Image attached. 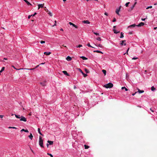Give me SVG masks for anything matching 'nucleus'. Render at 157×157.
Returning a JSON list of instances; mask_svg holds the SVG:
<instances>
[{"label":"nucleus","mask_w":157,"mask_h":157,"mask_svg":"<svg viewBox=\"0 0 157 157\" xmlns=\"http://www.w3.org/2000/svg\"><path fill=\"white\" fill-rule=\"evenodd\" d=\"M9 128H13V129H16V128L15 127H8Z\"/></svg>","instance_id":"35"},{"label":"nucleus","mask_w":157,"mask_h":157,"mask_svg":"<svg viewBox=\"0 0 157 157\" xmlns=\"http://www.w3.org/2000/svg\"><path fill=\"white\" fill-rule=\"evenodd\" d=\"M15 117L17 118H21V116L20 115H17L15 114Z\"/></svg>","instance_id":"19"},{"label":"nucleus","mask_w":157,"mask_h":157,"mask_svg":"<svg viewBox=\"0 0 157 157\" xmlns=\"http://www.w3.org/2000/svg\"><path fill=\"white\" fill-rule=\"evenodd\" d=\"M80 58L82 59L83 60H86L87 59V58L83 56H81Z\"/></svg>","instance_id":"21"},{"label":"nucleus","mask_w":157,"mask_h":157,"mask_svg":"<svg viewBox=\"0 0 157 157\" xmlns=\"http://www.w3.org/2000/svg\"><path fill=\"white\" fill-rule=\"evenodd\" d=\"M87 45L88 47H91V48H94V47H92L91 46V45H90V43H88Z\"/></svg>","instance_id":"30"},{"label":"nucleus","mask_w":157,"mask_h":157,"mask_svg":"<svg viewBox=\"0 0 157 157\" xmlns=\"http://www.w3.org/2000/svg\"><path fill=\"white\" fill-rule=\"evenodd\" d=\"M116 21V19L115 18H114L113 21V22H115Z\"/></svg>","instance_id":"43"},{"label":"nucleus","mask_w":157,"mask_h":157,"mask_svg":"<svg viewBox=\"0 0 157 157\" xmlns=\"http://www.w3.org/2000/svg\"><path fill=\"white\" fill-rule=\"evenodd\" d=\"M32 15H29L28 17V19H30V17L32 16Z\"/></svg>","instance_id":"49"},{"label":"nucleus","mask_w":157,"mask_h":157,"mask_svg":"<svg viewBox=\"0 0 157 157\" xmlns=\"http://www.w3.org/2000/svg\"><path fill=\"white\" fill-rule=\"evenodd\" d=\"M43 140L42 139V138L41 136H39V144L40 146L41 147H44V146L43 145Z\"/></svg>","instance_id":"1"},{"label":"nucleus","mask_w":157,"mask_h":157,"mask_svg":"<svg viewBox=\"0 0 157 157\" xmlns=\"http://www.w3.org/2000/svg\"><path fill=\"white\" fill-rule=\"evenodd\" d=\"M129 49V48H128V50L127 51V52H126V53H124V55H125L126 53H127V54H128V51Z\"/></svg>","instance_id":"48"},{"label":"nucleus","mask_w":157,"mask_h":157,"mask_svg":"<svg viewBox=\"0 0 157 157\" xmlns=\"http://www.w3.org/2000/svg\"><path fill=\"white\" fill-rule=\"evenodd\" d=\"M46 145H47V147H48V146H49V144H47Z\"/></svg>","instance_id":"61"},{"label":"nucleus","mask_w":157,"mask_h":157,"mask_svg":"<svg viewBox=\"0 0 157 157\" xmlns=\"http://www.w3.org/2000/svg\"><path fill=\"white\" fill-rule=\"evenodd\" d=\"M152 6H148L147 7V8H146V9H149V8H152Z\"/></svg>","instance_id":"39"},{"label":"nucleus","mask_w":157,"mask_h":157,"mask_svg":"<svg viewBox=\"0 0 157 157\" xmlns=\"http://www.w3.org/2000/svg\"><path fill=\"white\" fill-rule=\"evenodd\" d=\"M28 5H32L27 0H24Z\"/></svg>","instance_id":"14"},{"label":"nucleus","mask_w":157,"mask_h":157,"mask_svg":"<svg viewBox=\"0 0 157 157\" xmlns=\"http://www.w3.org/2000/svg\"><path fill=\"white\" fill-rule=\"evenodd\" d=\"M69 23L70 25H72L73 26L76 28H78V27L76 25H75V24L71 23V22H69Z\"/></svg>","instance_id":"5"},{"label":"nucleus","mask_w":157,"mask_h":157,"mask_svg":"<svg viewBox=\"0 0 157 157\" xmlns=\"http://www.w3.org/2000/svg\"><path fill=\"white\" fill-rule=\"evenodd\" d=\"M28 136L31 140L32 139V138L33 137V135L31 133H30V135L29 136Z\"/></svg>","instance_id":"17"},{"label":"nucleus","mask_w":157,"mask_h":157,"mask_svg":"<svg viewBox=\"0 0 157 157\" xmlns=\"http://www.w3.org/2000/svg\"><path fill=\"white\" fill-rule=\"evenodd\" d=\"M130 3V2H128L127 3H126L125 5V6L126 7H128V5Z\"/></svg>","instance_id":"32"},{"label":"nucleus","mask_w":157,"mask_h":157,"mask_svg":"<svg viewBox=\"0 0 157 157\" xmlns=\"http://www.w3.org/2000/svg\"><path fill=\"white\" fill-rule=\"evenodd\" d=\"M60 30L61 31H63V29L62 28H61L60 29Z\"/></svg>","instance_id":"64"},{"label":"nucleus","mask_w":157,"mask_h":157,"mask_svg":"<svg viewBox=\"0 0 157 157\" xmlns=\"http://www.w3.org/2000/svg\"><path fill=\"white\" fill-rule=\"evenodd\" d=\"M94 52H97V53H102V54L103 53L101 52L100 51H98V50L95 51H94Z\"/></svg>","instance_id":"22"},{"label":"nucleus","mask_w":157,"mask_h":157,"mask_svg":"<svg viewBox=\"0 0 157 157\" xmlns=\"http://www.w3.org/2000/svg\"><path fill=\"white\" fill-rule=\"evenodd\" d=\"M25 132H28L29 131L27 129L25 130Z\"/></svg>","instance_id":"52"},{"label":"nucleus","mask_w":157,"mask_h":157,"mask_svg":"<svg viewBox=\"0 0 157 157\" xmlns=\"http://www.w3.org/2000/svg\"><path fill=\"white\" fill-rule=\"evenodd\" d=\"M3 116H4L3 115H0V117L1 118H2Z\"/></svg>","instance_id":"60"},{"label":"nucleus","mask_w":157,"mask_h":157,"mask_svg":"<svg viewBox=\"0 0 157 157\" xmlns=\"http://www.w3.org/2000/svg\"><path fill=\"white\" fill-rule=\"evenodd\" d=\"M66 59L68 61H70L72 59V58L71 57L68 56L66 58Z\"/></svg>","instance_id":"13"},{"label":"nucleus","mask_w":157,"mask_h":157,"mask_svg":"<svg viewBox=\"0 0 157 157\" xmlns=\"http://www.w3.org/2000/svg\"><path fill=\"white\" fill-rule=\"evenodd\" d=\"M113 31L114 33H116V34H117V33H119V32H117L116 31V30L114 29H113Z\"/></svg>","instance_id":"27"},{"label":"nucleus","mask_w":157,"mask_h":157,"mask_svg":"<svg viewBox=\"0 0 157 157\" xmlns=\"http://www.w3.org/2000/svg\"><path fill=\"white\" fill-rule=\"evenodd\" d=\"M5 68L4 67H2L1 70H2V71H3L4 70Z\"/></svg>","instance_id":"44"},{"label":"nucleus","mask_w":157,"mask_h":157,"mask_svg":"<svg viewBox=\"0 0 157 157\" xmlns=\"http://www.w3.org/2000/svg\"><path fill=\"white\" fill-rule=\"evenodd\" d=\"M63 73L65 75L67 76H69V75L67 73V71H63Z\"/></svg>","instance_id":"10"},{"label":"nucleus","mask_w":157,"mask_h":157,"mask_svg":"<svg viewBox=\"0 0 157 157\" xmlns=\"http://www.w3.org/2000/svg\"><path fill=\"white\" fill-rule=\"evenodd\" d=\"M120 9H117L116 11V12L117 14L118 15H119V11H120Z\"/></svg>","instance_id":"20"},{"label":"nucleus","mask_w":157,"mask_h":157,"mask_svg":"<svg viewBox=\"0 0 157 157\" xmlns=\"http://www.w3.org/2000/svg\"><path fill=\"white\" fill-rule=\"evenodd\" d=\"M98 46L101 48H103L102 45L101 44H99L98 45Z\"/></svg>","instance_id":"36"},{"label":"nucleus","mask_w":157,"mask_h":157,"mask_svg":"<svg viewBox=\"0 0 157 157\" xmlns=\"http://www.w3.org/2000/svg\"><path fill=\"white\" fill-rule=\"evenodd\" d=\"M97 40H98L101 41V39L100 37H98L97 38Z\"/></svg>","instance_id":"38"},{"label":"nucleus","mask_w":157,"mask_h":157,"mask_svg":"<svg viewBox=\"0 0 157 157\" xmlns=\"http://www.w3.org/2000/svg\"><path fill=\"white\" fill-rule=\"evenodd\" d=\"M126 78H128V74L127 73V74H126Z\"/></svg>","instance_id":"58"},{"label":"nucleus","mask_w":157,"mask_h":157,"mask_svg":"<svg viewBox=\"0 0 157 157\" xmlns=\"http://www.w3.org/2000/svg\"><path fill=\"white\" fill-rule=\"evenodd\" d=\"M137 92H136L135 93H133V94H132V95L133 96L134 95H135V94H136Z\"/></svg>","instance_id":"57"},{"label":"nucleus","mask_w":157,"mask_h":157,"mask_svg":"<svg viewBox=\"0 0 157 157\" xmlns=\"http://www.w3.org/2000/svg\"><path fill=\"white\" fill-rule=\"evenodd\" d=\"M53 141H51L48 140V143L50 145H52L53 144Z\"/></svg>","instance_id":"16"},{"label":"nucleus","mask_w":157,"mask_h":157,"mask_svg":"<svg viewBox=\"0 0 157 157\" xmlns=\"http://www.w3.org/2000/svg\"><path fill=\"white\" fill-rule=\"evenodd\" d=\"M94 34L96 35L99 36V33H94Z\"/></svg>","instance_id":"40"},{"label":"nucleus","mask_w":157,"mask_h":157,"mask_svg":"<svg viewBox=\"0 0 157 157\" xmlns=\"http://www.w3.org/2000/svg\"><path fill=\"white\" fill-rule=\"evenodd\" d=\"M45 83H46V81H44L43 82H40V85H42V86H45L46 85Z\"/></svg>","instance_id":"11"},{"label":"nucleus","mask_w":157,"mask_h":157,"mask_svg":"<svg viewBox=\"0 0 157 157\" xmlns=\"http://www.w3.org/2000/svg\"><path fill=\"white\" fill-rule=\"evenodd\" d=\"M20 121H23L25 122H26L27 121L25 117L21 116Z\"/></svg>","instance_id":"3"},{"label":"nucleus","mask_w":157,"mask_h":157,"mask_svg":"<svg viewBox=\"0 0 157 157\" xmlns=\"http://www.w3.org/2000/svg\"><path fill=\"white\" fill-rule=\"evenodd\" d=\"M48 14H49L50 16H52V13H51L50 12H49L48 13Z\"/></svg>","instance_id":"37"},{"label":"nucleus","mask_w":157,"mask_h":157,"mask_svg":"<svg viewBox=\"0 0 157 157\" xmlns=\"http://www.w3.org/2000/svg\"><path fill=\"white\" fill-rule=\"evenodd\" d=\"M147 19V18H142L141 19V20L143 21H144L145 20Z\"/></svg>","instance_id":"55"},{"label":"nucleus","mask_w":157,"mask_h":157,"mask_svg":"<svg viewBox=\"0 0 157 157\" xmlns=\"http://www.w3.org/2000/svg\"><path fill=\"white\" fill-rule=\"evenodd\" d=\"M38 131L39 133L42 136H43V134L41 133V132H40V128H38Z\"/></svg>","instance_id":"24"},{"label":"nucleus","mask_w":157,"mask_h":157,"mask_svg":"<svg viewBox=\"0 0 157 157\" xmlns=\"http://www.w3.org/2000/svg\"><path fill=\"white\" fill-rule=\"evenodd\" d=\"M151 89L152 91H153L155 90V88L153 86H152L151 87Z\"/></svg>","instance_id":"26"},{"label":"nucleus","mask_w":157,"mask_h":157,"mask_svg":"<svg viewBox=\"0 0 157 157\" xmlns=\"http://www.w3.org/2000/svg\"><path fill=\"white\" fill-rule=\"evenodd\" d=\"M78 70L80 72H81V73H82V71L81 69L79 68V69H78Z\"/></svg>","instance_id":"51"},{"label":"nucleus","mask_w":157,"mask_h":157,"mask_svg":"<svg viewBox=\"0 0 157 157\" xmlns=\"http://www.w3.org/2000/svg\"><path fill=\"white\" fill-rule=\"evenodd\" d=\"M136 26H137V25H136L135 24H133V25H130L128 27V28H131L132 27H134Z\"/></svg>","instance_id":"8"},{"label":"nucleus","mask_w":157,"mask_h":157,"mask_svg":"<svg viewBox=\"0 0 157 157\" xmlns=\"http://www.w3.org/2000/svg\"><path fill=\"white\" fill-rule=\"evenodd\" d=\"M124 89H125V90L126 91H127L128 90V89L127 88H126L125 87H122L121 88V89L122 90Z\"/></svg>","instance_id":"31"},{"label":"nucleus","mask_w":157,"mask_h":157,"mask_svg":"<svg viewBox=\"0 0 157 157\" xmlns=\"http://www.w3.org/2000/svg\"><path fill=\"white\" fill-rule=\"evenodd\" d=\"M137 3V2H136L134 4V5H133V6H135L136 5V4Z\"/></svg>","instance_id":"59"},{"label":"nucleus","mask_w":157,"mask_h":157,"mask_svg":"<svg viewBox=\"0 0 157 157\" xmlns=\"http://www.w3.org/2000/svg\"><path fill=\"white\" fill-rule=\"evenodd\" d=\"M102 71L103 72V73L105 75H106V71L105 70L103 69L102 70Z\"/></svg>","instance_id":"25"},{"label":"nucleus","mask_w":157,"mask_h":157,"mask_svg":"<svg viewBox=\"0 0 157 157\" xmlns=\"http://www.w3.org/2000/svg\"><path fill=\"white\" fill-rule=\"evenodd\" d=\"M36 14V13H35L34 14H33V15H32V16H35Z\"/></svg>","instance_id":"53"},{"label":"nucleus","mask_w":157,"mask_h":157,"mask_svg":"<svg viewBox=\"0 0 157 157\" xmlns=\"http://www.w3.org/2000/svg\"><path fill=\"white\" fill-rule=\"evenodd\" d=\"M125 42H126L125 40H121L120 41V42H121L120 44L121 45H126V44L125 43H124Z\"/></svg>","instance_id":"4"},{"label":"nucleus","mask_w":157,"mask_h":157,"mask_svg":"<svg viewBox=\"0 0 157 157\" xmlns=\"http://www.w3.org/2000/svg\"><path fill=\"white\" fill-rule=\"evenodd\" d=\"M104 14H105V15H106V16L108 15V14L107 12H105Z\"/></svg>","instance_id":"56"},{"label":"nucleus","mask_w":157,"mask_h":157,"mask_svg":"<svg viewBox=\"0 0 157 157\" xmlns=\"http://www.w3.org/2000/svg\"><path fill=\"white\" fill-rule=\"evenodd\" d=\"M113 84L111 82L107 84L104 86V87L106 88H111L113 87Z\"/></svg>","instance_id":"2"},{"label":"nucleus","mask_w":157,"mask_h":157,"mask_svg":"<svg viewBox=\"0 0 157 157\" xmlns=\"http://www.w3.org/2000/svg\"><path fill=\"white\" fill-rule=\"evenodd\" d=\"M135 6L133 5L131 7V10H132L134 8V7Z\"/></svg>","instance_id":"42"},{"label":"nucleus","mask_w":157,"mask_h":157,"mask_svg":"<svg viewBox=\"0 0 157 157\" xmlns=\"http://www.w3.org/2000/svg\"><path fill=\"white\" fill-rule=\"evenodd\" d=\"M138 91L137 92H138L139 93H142L144 92V91L143 90H140L139 89H138Z\"/></svg>","instance_id":"15"},{"label":"nucleus","mask_w":157,"mask_h":157,"mask_svg":"<svg viewBox=\"0 0 157 157\" xmlns=\"http://www.w3.org/2000/svg\"><path fill=\"white\" fill-rule=\"evenodd\" d=\"M47 155L50 156L51 157H53L52 155L51 154L47 153Z\"/></svg>","instance_id":"34"},{"label":"nucleus","mask_w":157,"mask_h":157,"mask_svg":"<svg viewBox=\"0 0 157 157\" xmlns=\"http://www.w3.org/2000/svg\"><path fill=\"white\" fill-rule=\"evenodd\" d=\"M12 67H13L14 69H16V70H18V69H17L15 67H14L13 66Z\"/></svg>","instance_id":"62"},{"label":"nucleus","mask_w":157,"mask_h":157,"mask_svg":"<svg viewBox=\"0 0 157 157\" xmlns=\"http://www.w3.org/2000/svg\"><path fill=\"white\" fill-rule=\"evenodd\" d=\"M44 8H45L44 9V10L46 12H48V10L46 9V7H45Z\"/></svg>","instance_id":"46"},{"label":"nucleus","mask_w":157,"mask_h":157,"mask_svg":"<svg viewBox=\"0 0 157 157\" xmlns=\"http://www.w3.org/2000/svg\"><path fill=\"white\" fill-rule=\"evenodd\" d=\"M51 53V52H45L44 53V54L46 56H48Z\"/></svg>","instance_id":"12"},{"label":"nucleus","mask_w":157,"mask_h":157,"mask_svg":"<svg viewBox=\"0 0 157 157\" xmlns=\"http://www.w3.org/2000/svg\"><path fill=\"white\" fill-rule=\"evenodd\" d=\"M83 75L84 76V77H86L87 76V75L85 74H83Z\"/></svg>","instance_id":"50"},{"label":"nucleus","mask_w":157,"mask_h":157,"mask_svg":"<svg viewBox=\"0 0 157 157\" xmlns=\"http://www.w3.org/2000/svg\"><path fill=\"white\" fill-rule=\"evenodd\" d=\"M44 3L43 4H39V5H38V9H39L40 7H41V8L43 7L44 6Z\"/></svg>","instance_id":"7"},{"label":"nucleus","mask_w":157,"mask_h":157,"mask_svg":"<svg viewBox=\"0 0 157 157\" xmlns=\"http://www.w3.org/2000/svg\"><path fill=\"white\" fill-rule=\"evenodd\" d=\"M82 44H79L78 45L76 46L77 48H80L82 47Z\"/></svg>","instance_id":"33"},{"label":"nucleus","mask_w":157,"mask_h":157,"mask_svg":"<svg viewBox=\"0 0 157 157\" xmlns=\"http://www.w3.org/2000/svg\"><path fill=\"white\" fill-rule=\"evenodd\" d=\"M84 146L85 147V149H88L90 147L89 146L86 145H84Z\"/></svg>","instance_id":"23"},{"label":"nucleus","mask_w":157,"mask_h":157,"mask_svg":"<svg viewBox=\"0 0 157 157\" xmlns=\"http://www.w3.org/2000/svg\"><path fill=\"white\" fill-rule=\"evenodd\" d=\"M144 25V23L143 22H141L140 23H139L138 25H137V26L138 27H140L141 26H143Z\"/></svg>","instance_id":"9"},{"label":"nucleus","mask_w":157,"mask_h":157,"mask_svg":"<svg viewBox=\"0 0 157 157\" xmlns=\"http://www.w3.org/2000/svg\"><path fill=\"white\" fill-rule=\"evenodd\" d=\"M124 33L121 32V36L120 38H122L124 37V35H123Z\"/></svg>","instance_id":"28"},{"label":"nucleus","mask_w":157,"mask_h":157,"mask_svg":"<svg viewBox=\"0 0 157 157\" xmlns=\"http://www.w3.org/2000/svg\"><path fill=\"white\" fill-rule=\"evenodd\" d=\"M25 129H24L23 128L21 130V132H22V131L25 132Z\"/></svg>","instance_id":"54"},{"label":"nucleus","mask_w":157,"mask_h":157,"mask_svg":"<svg viewBox=\"0 0 157 157\" xmlns=\"http://www.w3.org/2000/svg\"><path fill=\"white\" fill-rule=\"evenodd\" d=\"M55 24H54V25H53L52 26H53H53H55L56 25V21L55 20Z\"/></svg>","instance_id":"45"},{"label":"nucleus","mask_w":157,"mask_h":157,"mask_svg":"<svg viewBox=\"0 0 157 157\" xmlns=\"http://www.w3.org/2000/svg\"><path fill=\"white\" fill-rule=\"evenodd\" d=\"M116 28V26H113V29H115Z\"/></svg>","instance_id":"63"},{"label":"nucleus","mask_w":157,"mask_h":157,"mask_svg":"<svg viewBox=\"0 0 157 157\" xmlns=\"http://www.w3.org/2000/svg\"><path fill=\"white\" fill-rule=\"evenodd\" d=\"M40 43L41 44H43V43H45V41H43V40H41L40 41Z\"/></svg>","instance_id":"41"},{"label":"nucleus","mask_w":157,"mask_h":157,"mask_svg":"<svg viewBox=\"0 0 157 157\" xmlns=\"http://www.w3.org/2000/svg\"><path fill=\"white\" fill-rule=\"evenodd\" d=\"M85 72L87 73H89L90 72L88 70H87V69H86V68L85 69Z\"/></svg>","instance_id":"29"},{"label":"nucleus","mask_w":157,"mask_h":157,"mask_svg":"<svg viewBox=\"0 0 157 157\" xmlns=\"http://www.w3.org/2000/svg\"><path fill=\"white\" fill-rule=\"evenodd\" d=\"M138 58H137V57H133L132 58V59H137Z\"/></svg>","instance_id":"47"},{"label":"nucleus","mask_w":157,"mask_h":157,"mask_svg":"<svg viewBox=\"0 0 157 157\" xmlns=\"http://www.w3.org/2000/svg\"><path fill=\"white\" fill-rule=\"evenodd\" d=\"M82 22L83 23L89 24L90 23V22L88 20H84L82 21Z\"/></svg>","instance_id":"6"},{"label":"nucleus","mask_w":157,"mask_h":157,"mask_svg":"<svg viewBox=\"0 0 157 157\" xmlns=\"http://www.w3.org/2000/svg\"><path fill=\"white\" fill-rule=\"evenodd\" d=\"M35 68H31V69H27V68H20L18 70H21V69H25V70H33L35 69Z\"/></svg>","instance_id":"18"}]
</instances>
